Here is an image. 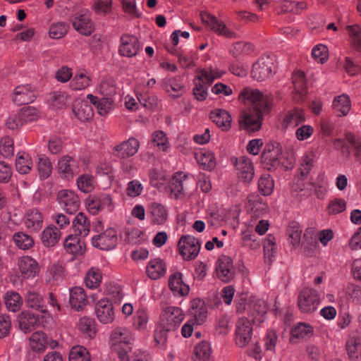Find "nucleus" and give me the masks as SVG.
<instances>
[{
  "instance_id": "obj_32",
  "label": "nucleus",
  "mask_w": 361,
  "mask_h": 361,
  "mask_svg": "<svg viewBox=\"0 0 361 361\" xmlns=\"http://www.w3.org/2000/svg\"><path fill=\"white\" fill-rule=\"evenodd\" d=\"M305 120L304 112L302 109L294 108L290 110L283 121V128H288L289 127L295 128Z\"/></svg>"
},
{
  "instance_id": "obj_42",
  "label": "nucleus",
  "mask_w": 361,
  "mask_h": 361,
  "mask_svg": "<svg viewBox=\"0 0 361 361\" xmlns=\"http://www.w3.org/2000/svg\"><path fill=\"white\" fill-rule=\"evenodd\" d=\"M26 305L32 309L40 310L44 312V301L42 297L35 291H28L25 298Z\"/></svg>"
},
{
  "instance_id": "obj_56",
  "label": "nucleus",
  "mask_w": 361,
  "mask_h": 361,
  "mask_svg": "<svg viewBox=\"0 0 361 361\" xmlns=\"http://www.w3.org/2000/svg\"><path fill=\"white\" fill-rule=\"evenodd\" d=\"M90 79L84 73L76 74L71 81L69 86L73 90H84L90 85Z\"/></svg>"
},
{
  "instance_id": "obj_30",
  "label": "nucleus",
  "mask_w": 361,
  "mask_h": 361,
  "mask_svg": "<svg viewBox=\"0 0 361 361\" xmlns=\"http://www.w3.org/2000/svg\"><path fill=\"white\" fill-rule=\"evenodd\" d=\"M73 228L77 235L84 238L86 237L90 229V223L87 216L82 213L79 212L73 220Z\"/></svg>"
},
{
  "instance_id": "obj_35",
  "label": "nucleus",
  "mask_w": 361,
  "mask_h": 361,
  "mask_svg": "<svg viewBox=\"0 0 361 361\" xmlns=\"http://www.w3.org/2000/svg\"><path fill=\"white\" fill-rule=\"evenodd\" d=\"M60 238L59 231L55 226L47 227L41 234L42 244L47 247L54 246Z\"/></svg>"
},
{
  "instance_id": "obj_27",
  "label": "nucleus",
  "mask_w": 361,
  "mask_h": 361,
  "mask_svg": "<svg viewBox=\"0 0 361 361\" xmlns=\"http://www.w3.org/2000/svg\"><path fill=\"white\" fill-rule=\"evenodd\" d=\"M182 80L180 76L166 78L163 81V88L167 92H170L171 90L174 92L170 94L171 97L178 98L183 94L185 87Z\"/></svg>"
},
{
  "instance_id": "obj_29",
  "label": "nucleus",
  "mask_w": 361,
  "mask_h": 361,
  "mask_svg": "<svg viewBox=\"0 0 361 361\" xmlns=\"http://www.w3.org/2000/svg\"><path fill=\"white\" fill-rule=\"evenodd\" d=\"M149 211L153 224L162 225L167 221L168 212L163 204L152 202L149 205Z\"/></svg>"
},
{
  "instance_id": "obj_2",
  "label": "nucleus",
  "mask_w": 361,
  "mask_h": 361,
  "mask_svg": "<svg viewBox=\"0 0 361 361\" xmlns=\"http://www.w3.org/2000/svg\"><path fill=\"white\" fill-rule=\"evenodd\" d=\"M185 315L183 310L174 306H169L162 310L158 327L154 331V341L164 345L167 340V334L176 331Z\"/></svg>"
},
{
  "instance_id": "obj_38",
  "label": "nucleus",
  "mask_w": 361,
  "mask_h": 361,
  "mask_svg": "<svg viewBox=\"0 0 361 361\" xmlns=\"http://www.w3.org/2000/svg\"><path fill=\"white\" fill-rule=\"evenodd\" d=\"M42 214L37 209H32L27 211L25 221L27 228L38 231L42 227Z\"/></svg>"
},
{
  "instance_id": "obj_26",
  "label": "nucleus",
  "mask_w": 361,
  "mask_h": 361,
  "mask_svg": "<svg viewBox=\"0 0 361 361\" xmlns=\"http://www.w3.org/2000/svg\"><path fill=\"white\" fill-rule=\"evenodd\" d=\"M72 111L82 122L90 121L94 114L92 106L85 101H75L73 104Z\"/></svg>"
},
{
  "instance_id": "obj_18",
  "label": "nucleus",
  "mask_w": 361,
  "mask_h": 361,
  "mask_svg": "<svg viewBox=\"0 0 361 361\" xmlns=\"http://www.w3.org/2000/svg\"><path fill=\"white\" fill-rule=\"evenodd\" d=\"M140 49V42L138 39L131 35H123L121 37V46L119 54L121 56L132 57L137 54Z\"/></svg>"
},
{
  "instance_id": "obj_63",
  "label": "nucleus",
  "mask_w": 361,
  "mask_h": 361,
  "mask_svg": "<svg viewBox=\"0 0 361 361\" xmlns=\"http://www.w3.org/2000/svg\"><path fill=\"white\" fill-rule=\"evenodd\" d=\"M68 96L62 92H53L49 98V101L53 107L61 109L66 104Z\"/></svg>"
},
{
  "instance_id": "obj_10",
  "label": "nucleus",
  "mask_w": 361,
  "mask_h": 361,
  "mask_svg": "<svg viewBox=\"0 0 361 361\" xmlns=\"http://www.w3.org/2000/svg\"><path fill=\"white\" fill-rule=\"evenodd\" d=\"M252 322L248 318H240L235 324V343L240 348L246 346L252 336Z\"/></svg>"
},
{
  "instance_id": "obj_41",
  "label": "nucleus",
  "mask_w": 361,
  "mask_h": 361,
  "mask_svg": "<svg viewBox=\"0 0 361 361\" xmlns=\"http://www.w3.org/2000/svg\"><path fill=\"white\" fill-rule=\"evenodd\" d=\"M293 84L295 93L300 94L301 99L307 94V84L305 73L302 71L295 72L293 75Z\"/></svg>"
},
{
  "instance_id": "obj_48",
  "label": "nucleus",
  "mask_w": 361,
  "mask_h": 361,
  "mask_svg": "<svg viewBox=\"0 0 361 361\" xmlns=\"http://www.w3.org/2000/svg\"><path fill=\"white\" fill-rule=\"evenodd\" d=\"M102 277V272L99 269L91 268L85 277L86 286L91 289L97 288L101 283Z\"/></svg>"
},
{
  "instance_id": "obj_19",
  "label": "nucleus",
  "mask_w": 361,
  "mask_h": 361,
  "mask_svg": "<svg viewBox=\"0 0 361 361\" xmlns=\"http://www.w3.org/2000/svg\"><path fill=\"white\" fill-rule=\"evenodd\" d=\"M235 167L238 171V178L245 183H250L254 177V167L251 161L245 157L235 159Z\"/></svg>"
},
{
  "instance_id": "obj_8",
  "label": "nucleus",
  "mask_w": 361,
  "mask_h": 361,
  "mask_svg": "<svg viewBox=\"0 0 361 361\" xmlns=\"http://www.w3.org/2000/svg\"><path fill=\"white\" fill-rule=\"evenodd\" d=\"M117 232L113 228H108L104 232L92 238V245L102 250L114 249L117 244Z\"/></svg>"
},
{
  "instance_id": "obj_25",
  "label": "nucleus",
  "mask_w": 361,
  "mask_h": 361,
  "mask_svg": "<svg viewBox=\"0 0 361 361\" xmlns=\"http://www.w3.org/2000/svg\"><path fill=\"white\" fill-rule=\"evenodd\" d=\"M69 235L64 240L63 246L66 252L73 255H82L85 250L84 240L78 236Z\"/></svg>"
},
{
  "instance_id": "obj_34",
  "label": "nucleus",
  "mask_w": 361,
  "mask_h": 361,
  "mask_svg": "<svg viewBox=\"0 0 361 361\" xmlns=\"http://www.w3.org/2000/svg\"><path fill=\"white\" fill-rule=\"evenodd\" d=\"M4 300L7 310L10 312H18L23 305L22 298L14 290L7 291L4 294Z\"/></svg>"
},
{
  "instance_id": "obj_61",
  "label": "nucleus",
  "mask_w": 361,
  "mask_h": 361,
  "mask_svg": "<svg viewBox=\"0 0 361 361\" xmlns=\"http://www.w3.org/2000/svg\"><path fill=\"white\" fill-rule=\"evenodd\" d=\"M24 124L37 121L39 118V113L36 108L27 106L21 109L19 111Z\"/></svg>"
},
{
  "instance_id": "obj_45",
  "label": "nucleus",
  "mask_w": 361,
  "mask_h": 361,
  "mask_svg": "<svg viewBox=\"0 0 361 361\" xmlns=\"http://www.w3.org/2000/svg\"><path fill=\"white\" fill-rule=\"evenodd\" d=\"M334 109L340 113L339 116H345L350 109V99L346 94L336 97L333 102Z\"/></svg>"
},
{
  "instance_id": "obj_49",
  "label": "nucleus",
  "mask_w": 361,
  "mask_h": 361,
  "mask_svg": "<svg viewBox=\"0 0 361 361\" xmlns=\"http://www.w3.org/2000/svg\"><path fill=\"white\" fill-rule=\"evenodd\" d=\"M287 235L291 240L290 243L293 247L298 246L300 243L302 228L300 224L296 221H292L286 230Z\"/></svg>"
},
{
  "instance_id": "obj_36",
  "label": "nucleus",
  "mask_w": 361,
  "mask_h": 361,
  "mask_svg": "<svg viewBox=\"0 0 361 361\" xmlns=\"http://www.w3.org/2000/svg\"><path fill=\"white\" fill-rule=\"evenodd\" d=\"M30 348L37 353L44 351L47 343L46 334L42 331L32 334L29 338Z\"/></svg>"
},
{
  "instance_id": "obj_21",
  "label": "nucleus",
  "mask_w": 361,
  "mask_h": 361,
  "mask_svg": "<svg viewBox=\"0 0 361 361\" xmlns=\"http://www.w3.org/2000/svg\"><path fill=\"white\" fill-rule=\"evenodd\" d=\"M110 341L114 347L132 345L133 338L130 331L124 327H116L110 336Z\"/></svg>"
},
{
  "instance_id": "obj_37",
  "label": "nucleus",
  "mask_w": 361,
  "mask_h": 361,
  "mask_svg": "<svg viewBox=\"0 0 361 361\" xmlns=\"http://www.w3.org/2000/svg\"><path fill=\"white\" fill-rule=\"evenodd\" d=\"M346 350L349 358L357 361L361 357V338L357 336L350 337L346 342Z\"/></svg>"
},
{
  "instance_id": "obj_11",
  "label": "nucleus",
  "mask_w": 361,
  "mask_h": 361,
  "mask_svg": "<svg viewBox=\"0 0 361 361\" xmlns=\"http://www.w3.org/2000/svg\"><path fill=\"white\" fill-rule=\"evenodd\" d=\"M71 21L74 29L81 35L89 36L94 30V23L92 21L88 11H82L71 17Z\"/></svg>"
},
{
  "instance_id": "obj_3",
  "label": "nucleus",
  "mask_w": 361,
  "mask_h": 361,
  "mask_svg": "<svg viewBox=\"0 0 361 361\" xmlns=\"http://www.w3.org/2000/svg\"><path fill=\"white\" fill-rule=\"evenodd\" d=\"M320 302V295L312 288L305 287L298 294V305L302 313L311 314L317 309Z\"/></svg>"
},
{
  "instance_id": "obj_6",
  "label": "nucleus",
  "mask_w": 361,
  "mask_h": 361,
  "mask_svg": "<svg viewBox=\"0 0 361 361\" xmlns=\"http://www.w3.org/2000/svg\"><path fill=\"white\" fill-rule=\"evenodd\" d=\"M178 247L180 255L187 261L197 257L201 247V243L194 236L183 235L178 240Z\"/></svg>"
},
{
  "instance_id": "obj_43",
  "label": "nucleus",
  "mask_w": 361,
  "mask_h": 361,
  "mask_svg": "<svg viewBox=\"0 0 361 361\" xmlns=\"http://www.w3.org/2000/svg\"><path fill=\"white\" fill-rule=\"evenodd\" d=\"M13 240L15 245L21 250H28L34 245L32 237L23 232L15 233L13 235Z\"/></svg>"
},
{
  "instance_id": "obj_57",
  "label": "nucleus",
  "mask_w": 361,
  "mask_h": 361,
  "mask_svg": "<svg viewBox=\"0 0 361 361\" xmlns=\"http://www.w3.org/2000/svg\"><path fill=\"white\" fill-rule=\"evenodd\" d=\"M78 329L86 334L88 337L92 338L95 334L94 321L89 317H82L78 324Z\"/></svg>"
},
{
  "instance_id": "obj_28",
  "label": "nucleus",
  "mask_w": 361,
  "mask_h": 361,
  "mask_svg": "<svg viewBox=\"0 0 361 361\" xmlns=\"http://www.w3.org/2000/svg\"><path fill=\"white\" fill-rule=\"evenodd\" d=\"M166 270V264L163 259L160 258L150 260L146 267L147 274L152 280H157L164 276Z\"/></svg>"
},
{
  "instance_id": "obj_17",
  "label": "nucleus",
  "mask_w": 361,
  "mask_h": 361,
  "mask_svg": "<svg viewBox=\"0 0 361 361\" xmlns=\"http://www.w3.org/2000/svg\"><path fill=\"white\" fill-rule=\"evenodd\" d=\"M114 307L109 300L101 299L95 305V314L99 321L109 324L114 319Z\"/></svg>"
},
{
  "instance_id": "obj_60",
  "label": "nucleus",
  "mask_w": 361,
  "mask_h": 361,
  "mask_svg": "<svg viewBox=\"0 0 361 361\" xmlns=\"http://www.w3.org/2000/svg\"><path fill=\"white\" fill-rule=\"evenodd\" d=\"M37 169L40 178L45 179L48 178L52 170V165L47 157H41L39 159L37 164Z\"/></svg>"
},
{
  "instance_id": "obj_64",
  "label": "nucleus",
  "mask_w": 361,
  "mask_h": 361,
  "mask_svg": "<svg viewBox=\"0 0 361 361\" xmlns=\"http://www.w3.org/2000/svg\"><path fill=\"white\" fill-rule=\"evenodd\" d=\"M346 141L353 147L355 149L354 156L359 159L361 157V138L357 137L351 133H345Z\"/></svg>"
},
{
  "instance_id": "obj_15",
  "label": "nucleus",
  "mask_w": 361,
  "mask_h": 361,
  "mask_svg": "<svg viewBox=\"0 0 361 361\" xmlns=\"http://www.w3.org/2000/svg\"><path fill=\"white\" fill-rule=\"evenodd\" d=\"M20 329L25 334L30 333L37 328L41 324L39 314L29 311H23L18 316Z\"/></svg>"
},
{
  "instance_id": "obj_20",
  "label": "nucleus",
  "mask_w": 361,
  "mask_h": 361,
  "mask_svg": "<svg viewBox=\"0 0 361 361\" xmlns=\"http://www.w3.org/2000/svg\"><path fill=\"white\" fill-rule=\"evenodd\" d=\"M18 270L23 279L35 277L39 271L37 262L30 256H23L18 262Z\"/></svg>"
},
{
  "instance_id": "obj_1",
  "label": "nucleus",
  "mask_w": 361,
  "mask_h": 361,
  "mask_svg": "<svg viewBox=\"0 0 361 361\" xmlns=\"http://www.w3.org/2000/svg\"><path fill=\"white\" fill-rule=\"evenodd\" d=\"M239 100L251 106L240 116L239 122L250 132L259 130L262 126L263 114L269 110V100L260 91L250 87L244 88L238 96Z\"/></svg>"
},
{
  "instance_id": "obj_59",
  "label": "nucleus",
  "mask_w": 361,
  "mask_h": 361,
  "mask_svg": "<svg viewBox=\"0 0 361 361\" xmlns=\"http://www.w3.org/2000/svg\"><path fill=\"white\" fill-rule=\"evenodd\" d=\"M68 25L63 22H59L50 26L49 35L54 39L62 38L68 32Z\"/></svg>"
},
{
  "instance_id": "obj_39",
  "label": "nucleus",
  "mask_w": 361,
  "mask_h": 361,
  "mask_svg": "<svg viewBox=\"0 0 361 361\" xmlns=\"http://www.w3.org/2000/svg\"><path fill=\"white\" fill-rule=\"evenodd\" d=\"M32 168V161L25 152H19L16 160V171L20 174L30 173Z\"/></svg>"
},
{
  "instance_id": "obj_33",
  "label": "nucleus",
  "mask_w": 361,
  "mask_h": 361,
  "mask_svg": "<svg viewBox=\"0 0 361 361\" xmlns=\"http://www.w3.org/2000/svg\"><path fill=\"white\" fill-rule=\"evenodd\" d=\"M87 97L90 99V103L96 106L98 113L102 116H105L112 109L114 101L110 97L99 99L91 94H89Z\"/></svg>"
},
{
  "instance_id": "obj_52",
  "label": "nucleus",
  "mask_w": 361,
  "mask_h": 361,
  "mask_svg": "<svg viewBox=\"0 0 361 361\" xmlns=\"http://www.w3.org/2000/svg\"><path fill=\"white\" fill-rule=\"evenodd\" d=\"M313 328L308 324L299 323L291 331V335L297 338H310L313 335Z\"/></svg>"
},
{
  "instance_id": "obj_7",
  "label": "nucleus",
  "mask_w": 361,
  "mask_h": 361,
  "mask_svg": "<svg viewBox=\"0 0 361 361\" xmlns=\"http://www.w3.org/2000/svg\"><path fill=\"white\" fill-rule=\"evenodd\" d=\"M85 203L89 212L93 215L105 209L111 212L114 208L111 197L106 193L89 195Z\"/></svg>"
},
{
  "instance_id": "obj_14",
  "label": "nucleus",
  "mask_w": 361,
  "mask_h": 361,
  "mask_svg": "<svg viewBox=\"0 0 361 361\" xmlns=\"http://www.w3.org/2000/svg\"><path fill=\"white\" fill-rule=\"evenodd\" d=\"M200 17L203 23H205L215 32L219 35H223L229 38H233L235 37V32L228 30L223 22L218 20L217 18L212 14L207 12H201Z\"/></svg>"
},
{
  "instance_id": "obj_22",
  "label": "nucleus",
  "mask_w": 361,
  "mask_h": 361,
  "mask_svg": "<svg viewBox=\"0 0 361 361\" xmlns=\"http://www.w3.org/2000/svg\"><path fill=\"white\" fill-rule=\"evenodd\" d=\"M182 276V274L179 271H176L169 276V287L175 295L185 296L189 293V286L183 282Z\"/></svg>"
},
{
  "instance_id": "obj_50",
  "label": "nucleus",
  "mask_w": 361,
  "mask_h": 361,
  "mask_svg": "<svg viewBox=\"0 0 361 361\" xmlns=\"http://www.w3.org/2000/svg\"><path fill=\"white\" fill-rule=\"evenodd\" d=\"M274 188V180L269 174H264L258 182V188L260 193L264 196H268L273 192Z\"/></svg>"
},
{
  "instance_id": "obj_62",
  "label": "nucleus",
  "mask_w": 361,
  "mask_h": 361,
  "mask_svg": "<svg viewBox=\"0 0 361 361\" xmlns=\"http://www.w3.org/2000/svg\"><path fill=\"white\" fill-rule=\"evenodd\" d=\"M345 201L340 198H335L332 200L327 207L328 213L333 215L341 213L345 211Z\"/></svg>"
},
{
  "instance_id": "obj_24",
  "label": "nucleus",
  "mask_w": 361,
  "mask_h": 361,
  "mask_svg": "<svg viewBox=\"0 0 361 361\" xmlns=\"http://www.w3.org/2000/svg\"><path fill=\"white\" fill-rule=\"evenodd\" d=\"M267 312V307L263 300H257L255 302L249 310V319L254 325H259L264 321L265 314Z\"/></svg>"
},
{
  "instance_id": "obj_5",
  "label": "nucleus",
  "mask_w": 361,
  "mask_h": 361,
  "mask_svg": "<svg viewBox=\"0 0 361 361\" xmlns=\"http://www.w3.org/2000/svg\"><path fill=\"white\" fill-rule=\"evenodd\" d=\"M274 60L269 56H262L253 65L252 78L257 81H264L275 73Z\"/></svg>"
},
{
  "instance_id": "obj_51",
  "label": "nucleus",
  "mask_w": 361,
  "mask_h": 361,
  "mask_svg": "<svg viewBox=\"0 0 361 361\" xmlns=\"http://www.w3.org/2000/svg\"><path fill=\"white\" fill-rule=\"evenodd\" d=\"M69 361H90L87 350L81 345L73 347L69 353Z\"/></svg>"
},
{
  "instance_id": "obj_4",
  "label": "nucleus",
  "mask_w": 361,
  "mask_h": 361,
  "mask_svg": "<svg viewBox=\"0 0 361 361\" xmlns=\"http://www.w3.org/2000/svg\"><path fill=\"white\" fill-rule=\"evenodd\" d=\"M200 75H197L195 80V87L192 90L193 94L198 101H204L207 97V87H204L205 82L210 85L216 78H219L221 75H218L212 69L209 71L201 70Z\"/></svg>"
},
{
  "instance_id": "obj_55",
  "label": "nucleus",
  "mask_w": 361,
  "mask_h": 361,
  "mask_svg": "<svg viewBox=\"0 0 361 361\" xmlns=\"http://www.w3.org/2000/svg\"><path fill=\"white\" fill-rule=\"evenodd\" d=\"M121 289L118 285L109 284L106 288V298L104 300H107L109 302L119 303L123 298L121 293Z\"/></svg>"
},
{
  "instance_id": "obj_12",
  "label": "nucleus",
  "mask_w": 361,
  "mask_h": 361,
  "mask_svg": "<svg viewBox=\"0 0 361 361\" xmlns=\"http://www.w3.org/2000/svg\"><path fill=\"white\" fill-rule=\"evenodd\" d=\"M57 200L61 207L70 214L75 213L80 207L78 195L71 190H62L58 192Z\"/></svg>"
},
{
  "instance_id": "obj_46",
  "label": "nucleus",
  "mask_w": 361,
  "mask_h": 361,
  "mask_svg": "<svg viewBox=\"0 0 361 361\" xmlns=\"http://www.w3.org/2000/svg\"><path fill=\"white\" fill-rule=\"evenodd\" d=\"M59 170L67 176H73L75 171L76 161L69 156L63 157L58 163Z\"/></svg>"
},
{
  "instance_id": "obj_9",
  "label": "nucleus",
  "mask_w": 361,
  "mask_h": 361,
  "mask_svg": "<svg viewBox=\"0 0 361 361\" xmlns=\"http://www.w3.org/2000/svg\"><path fill=\"white\" fill-rule=\"evenodd\" d=\"M282 154V148L279 143H269L265 146L262 155V163L264 167L271 171L280 165L279 157Z\"/></svg>"
},
{
  "instance_id": "obj_31",
  "label": "nucleus",
  "mask_w": 361,
  "mask_h": 361,
  "mask_svg": "<svg viewBox=\"0 0 361 361\" xmlns=\"http://www.w3.org/2000/svg\"><path fill=\"white\" fill-rule=\"evenodd\" d=\"M210 118L223 130H227L231 127V116L224 109H215L210 113Z\"/></svg>"
},
{
  "instance_id": "obj_54",
  "label": "nucleus",
  "mask_w": 361,
  "mask_h": 361,
  "mask_svg": "<svg viewBox=\"0 0 361 361\" xmlns=\"http://www.w3.org/2000/svg\"><path fill=\"white\" fill-rule=\"evenodd\" d=\"M151 142L154 146L158 147L164 152H166L169 147L168 137L162 130L154 131L152 134Z\"/></svg>"
},
{
  "instance_id": "obj_44",
  "label": "nucleus",
  "mask_w": 361,
  "mask_h": 361,
  "mask_svg": "<svg viewBox=\"0 0 361 361\" xmlns=\"http://www.w3.org/2000/svg\"><path fill=\"white\" fill-rule=\"evenodd\" d=\"M96 184V180L92 175L82 174L77 178V185L78 189L85 193L93 191Z\"/></svg>"
},
{
  "instance_id": "obj_13",
  "label": "nucleus",
  "mask_w": 361,
  "mask_h": 361,
  "mask_svg": "<svg viewBox=\"0 0 361 361\" xmlns=\"http://www.w3.org/2000/svg\"><path fill=\"white\" fill-rule=\"evenodd\" d=\"M36 97V91L32 85H21L14 89L13 101L17 105H25L33 102Z\"/></svg>"
},
{
  "instance_id": "obj_53",
  "label": "nucleus",
  "mask_w": 361,
  "mask_h": 361,
  "mask_svg": "<svg viewBox=\"0 0 361 361\" xmlns=\"http://www.w3.org/2000/svg\"><path fill=\"white\" fill-rule=\"evenodd\" d=\"M254 51L252 44L247 42H238L233 44L231 49V54L235 58L242 54H250Z\"/></svg>"
},
{
  "instance_id": "obj_16",
  "label": "nucleus",
  "mask_w": 361,
  "mask_h": 361,
  "mask_svg": "<svg viewBox=\"0 0 361 361\" xmlns=\"http://www.w3.org/2000/svg\"><path fill=\"white\" fill-rule=\"evenodd\" d=\"M140 142L130 137L114 147V155L120 159H126L135 155L139 149Z\"/></svg>"
},
{
  "instance_id": "obj_47",
  "label": "nucleus",
  "mask_w": 361,
  "mask_h": 361,
  "mask_svg": "<svg viewBox=\"0 0 361 361\" xmlns=\"http://www.w3.org/2000/svg\"><path fill=\"white\" fill-rule=\"evenodd\" d=\"M195 159L197 163L205 170L211 171L216 166L215 158L211 152L196 153Z\"/></svg>"
},
{
  "instance_id": "obj_23",
  "label": "nucleus",
  "mask_w": 361,
  "mask_h": 361,
  "mask_svg": "<svg viewBox=\"0 0 361 361\" xmlns=\"http://www.w3.org/2000/svg\"><path fill=\"white\" fill-rule=\"evenodd\" d=\"M88 302L85 290L75 286L70 290L69 303L76 311H81Z\"/></svg>"
},
{
  "instance_id": "obj_40",
  "label": "nucleus",
  "mask_w": 361,
  "mask_h": 361,
  "mask_svg": "<svg viewBox=\"0 0 361 361\" xmlns=\"http://www.w3.org/2000/svg\"><path fill=\"white\" fill-rule=\"evenodd\" d=\"M194 361H209L211 356V347L207 341H202L194 348Z\"/></svg>"
},
{
  "instance_id": "obj_58",
  "label": "nucleus",
  "mask_w": 361,
  "mask_h": 361,
  "mask_svg": "<svg viewBox=\"0 0 361 361\" xmlns=\"http://www.w3.org/2000/svg\"><path fill=\"white\" fill-rule=\"evenodd\" d=\"M350 36L352 38L353 47L361 51V28L358 25H348L346 27Z\"/></svg>"
}]
</instances>
